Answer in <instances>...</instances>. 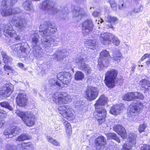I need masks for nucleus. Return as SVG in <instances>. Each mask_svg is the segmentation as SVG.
<instances>
[{
	"label": "nucleus",
	"instance_id": "nucleus-1",
	"mask_svg": "<svg viewBox=\"0 0 150 150\" xmlns=\"http://www.w3.org/2000/svg\"><path fill=\"white\" fill-rule=\"evenodd\" d=\"M39 28L44 30L33 31L31 33L30 36L32 38L31 43L32 48V53L34 57L38 59H39L43 57L44 54L39 38L41 37V41L44 47L53 46L56 41L52 37L49 36L57 30L55 24H52L49 21L45 22L41 24Z\"/></svg>",
	"mask_w": 150,
	"mask_h": 150
},
{
	"label": "nucleus",
	"instance_id": "nucleus-2",
	"mask_svg": "<svg viewBox=\"0 0 150 150\" xmlns=\"http://www.w3.org/2000/svg\"><path fill=\"white\" fill-rule=\"evenodd\" d=\"M16 23L14 26L16 29L19 32L24 31L25 28V20L23 17L18 16H14L11 21V23H8L5 27L4 34L6 37H14L17 41L21 40V36H17L16 31L14 30L13 26L12 25L13 22Z\"/></svg>",
	"mask_w": 150,
	"mask_h": 150
},
{
	"label": "nucleus",
	"instance_id": "nucleus-3",
	"mask_svg": "<svg viewBox=\"0 0 150 150\" xmlns=\"http://www.w3.org/2000/svg\"><path fill=\"white\" fill-rule=\"evenodd\" d=\"M71 74L67 72H59L57 75V78L49 80V84L53 89L60 90L67 86L71 81Z\"/></svg>",
	"mask_w": 150,
	"mask_h": 150
},
{
	"label": "nucleus",
	"instance_id": "nucleus-4",
	"mask_svg": "<svg viewBox=\"0 0 150 150\" xmlns=\"http://www.w3.org/2000/svg\"><path fill=\"white\" fill-rule=\"evenodd\" d=\"M54 3L49 0L43 1L41 4V8L42 10L48 11L50 15L60 14V17L63 20L67 19L68 18L67 14L69 11V8L67 6L61 7V11L58 10L54 6Z\"/></svg>",
	"mask_w": 150,
	"mask_h": 150
},
{
	"label": "nucleus",
	"instance_id": "nucleus-5",
	"mask_svg": "<svg viewBox=\"0 0 150 150\" xmlns=\"http://www.w3.org/2000/svg\"><path fill=\"white\" fill-rule=\"evenodd\" d=\"M108 98L102 95L94 104L96 112L94 113L99 125H101L105 121L106 116V111L102 105H104L108 102Z\"/></svg>",
	"mask_w": 150,
	"mask_h": 150
},
{
	"label": "nucleus",
	"instance_id": "nucleus-6",
	"mask_svg": "<svg viewBox=\"0 0 150 150\" xmlns=\"http://www.w3.org/2000/svg\"><path fill=\"white\" fill-rule=\"evenodd\" d=\"M18 0H2L1 6L2 8L0 11L3 16H9L21 12V9L18 7L12 8L10 7L16 3Z\"/></svg>",
	"mask_w": 150,
	"mask_h": 150
},
{
	"label": "nucleus",
	"instance_id": "nucleus-7",
	"mask_svg": "<svg viewBox=\"0 0 150 150\" xmlns=\"http://www.w3.org/2000/svg\"><path fill=\"white\" fill-rule=\"evenodd\" d=\"M118 73V71L114 69L107 71L105 74L104 82L107 87L113 88L115 86Z\"/></svg>",
	"mask_w": 150,
	"mask_h": 150
},
{
	"label": "nucleus",
	"instance_id": "nucleus-8",
	"mask_svg": "<svg viewBox=\"0 0 150 150\" xmlns=\"http://www.w3.org/2000/svg\"><path fill=\"white\" fill-rule=\"evenodd\" d=\"M24 44L23 43L16 44L10 46L14 55L20 58L26 57L28 56L29 51L24 46L23 44Z\"/></svg>",
	"mask_w": 150,
	"mask_h": 150
},
{
	"label": "nucleus",
	"instance_id": "nucleus-9",
	"mask_svg": "<svg viewBox=\"0 0 150 150\" xmlns=\"http://www.w3.org/2000/svg\"><path fill=\"white\" fill-rule=\"evenodd\" d=\"M16 113L22 119L24 123L27 126L31 127L35 122V116L30 111L23 112L19 110H17Z\"/></svg>",
	"mask_w": 150,
	"mask_h": 150
},
{
	"label": "nucleus",
	"instance_id": "nucleus-10",
	"mask_svg": "<svg viewBox=\"0 0 150 150\" xmlns=\"http://www.w3.org/2000/svg\"><path fill=\"white\" fill-rule=\"evenodd\" d=\"M52 100L57 105H62L69 103L71 101V99L67 93L59 92L54 94Z\"/></svg>",
	"mask_w": 150,
	"mask_h": 150
},
{
	"label": "nucleus",
	"instance_id": "nucleus-11",
	"mask_svg": "<svg viewBox=\"0 0 150 150\" xmlns=\"http://www.w3.org/2000/svg\"><path fill=\"white\" fill-rule=\"evenodd\" d=\"M143 104L139 101L134 100L133 104H131L128 107L127 114L129 116L135 115L141 110Z\"/></svg>",
	"mask_w": 150,
	"mask_h": 150
},
{
	"label": "nucleus",
	"instance_id": "nucleus-12",
	"mask_svg": "<svg viewBox=\"0 0 150 150\" xmlns=\"http://www.w3.org/2000/svg\"><path fill=\"white\" fill-rule=\"evenodd\" d=\"M143 104L139 101L134 100L133 104H131L128 107L127 114L129 116L135 115L141 110Z\"/></svg>",
	"mask_w": 150,
	"mask_h": 150
},
{
	"label": "nucleus",
	"instance_id": "nucleus-13",
	"mask_svg": "<svg viewBox=\"0 0 150 150\" xmlns=\"http://www.w3.org/2000/svg\"><path fill=\"white\" fill-rule=\"evenodd\" d=\"M100 56L98 59V64L101 66L102 65L104 67H107L111 58L109 52L106 50H104L100 53Z\"/></svg>",
	"mask_w": 150,
	"mask_h": 150
},
{
	"label": "nucleus",
	"instance_id": "nucleus-14",
	"mask_svg": "<svg viewBox=\"0 0 150 150\" xmlns=\"http://www.w3.org/2000/svg\"><path fill=\"white\" fill-rule=\"evenodd\" d=\"M98 95V92L95 87H88L85 91V98L88 100L91 101L95 100Z\"/></svg>",
	"mask_w": 150,
	"mask_h": 150
},
{
	"label": "nucleus",
	"instance_id": "nucleus-15",
	"mask_svg": "<svg viewBox=\"0 0 150 150\" xmlns=\"http://www.w3.org/2000/svg\"><path fill=\"white\" fill-rule=\"evenodd\" d=\"M76 62L78 66L79 69L85 71L87 74H90L91 72V68L88 64L85 63L84 59L80 57L76 59Z\"/></svg>",
	"mask_w": 150,
	"mask_h": 150
},
{
	"label": "nucleus",
	"instance_id": "nucleus-16",
	"mask_svg": "<svg viewBox=\"0 0 150 150\" xmlns=\"http://www.w3.org/2000/svg\"><path fill=\"white\" fill-rule=\"evenodd\" d=\"M82 33L83 35H88L93 28V24L92 20L88 19L82 24Z\"/></svg>",
	"mask_w": 150,
	"mask_h": 150
},
{
	"label": "nucleus",
	"instance_id": "nucleus-17",
	"mask_svg": "<svg viewBox=\"0 0 150 150\" xmlns=\"http://www.w3.org/2000/svg\"><path fill=\"white\" fill-rule=\"evenodd\" d=\"M71 8L73 18L77 21L80 20L82 17L85 15V13L83 9L80 7L73 5L71 6Z\"/></svg>",
	"mask_w": 150,
	"mask_h": 150
},
{
	"label": "nucleus",
	"instance_id": "nucleus-18",
	"mask_svg": "<svg viewBox=\"0 0 150 150\" xmlns=\"http://www.w3.org/2000/svg\"><path fill=\"white\" fill-rule=\"evenodd\" d=\"M13 91V86L8 83L4 84L0 88V93L4 97L9 96Z\"/></svg>",
	"mask_w": 150,
	"mask_h": 150
},
{
	"label": "nucleus",
	"instance_id": "nucleus-19",
	"mask_svg": "<svg viewBox=\"0 0 150 150\" xmlns=\"http://www.w3.org/2000/svg\"><path fill=\"white\" fill-rule=\"evenodd\" d=\"M20 131L21 129L19 127L14 126L5 130L4 134L6 136V138H11L18 134Z\"/></svg>",
	"mask_w": 150,
	"mask_h": 150
},
{
	"label": "nucleus",
	"instance_id": "nucleus-20",
	"mask_svg": "<svg viewBox=\"0 0 150 150\" xmlns=\"http://www.w3.org/2000/svg\"><path fill=\"white\" fill-rule=\"evenodd\" d=\"M68 54V53L65 49L59 48L53 55V57L54 60H57V61H60L61 59H63Z\"/></svg>",
	"mask_w": 150,
	"mask_h": 150
},
{
	"label": "nucleus",
	"instance_id": "nucleus-21",
	"mask_svg": "<svg viewBox=\"0 0 150 150\" xmlns=\"http://www.w3.org/2000/svg\"><path fill=\"white\" fill-rule=\"evenodd\" d=\"M139 87L142 91H144V94L150 92V82L146 79H142L139 81Z\"/></svg>",
	"mask_w": 150,
	"mask_h": 150
},
{
	"label": "nucleus",
	"instance_id": "nucleus-22",
	"mask_svg": "<svg viewBox=\"0 0 150 150\" xmlns=\"http://www.w3.org/2000/svg\"><path fill=\"white\" fill-rule=\"evenodd\" d=\"M100 40L103 45H108L111 42L112 35L108 33H101Z\"/></svg>",
	"mask_w": 150,
	"mask_h": 150
},
{
	"label": "nucleus",
	"instance_id": "nucleus-23",
	"mask_svg": "<svg viewBox=\"0 0 150 150\" xmlns=\"http://www.w3.org/2000/svg\"><path fill=\"white\" fill-rule=\"evenodd\" d=\"M113 130L119 134L123 139L127 138V135L126 132L125 128L122 125H115L112 127Z\"/></svg>",
	"mask_w": 150,
	"mask_h": 150
},
{
	"label": "nucleus",
	"instance_id": "nucleus-24",
	"mask_svg": "<svg viewBox=\"0 0 150 150\" xmlns=\"http://www.w3.org/2000/svg\"><path fill=\"white\" fill-rule=\"evenodd\" d=\"M106 140L103 136H99L95 140L97 149L102 150L106 144Z\"/></svg>",
	"mask_w": 150,
	"mask_h": 150
},
{
	"label": "nucleus",
	"instance_id": "nucleus-25",
	"mask_svg": "<svg viewBox=\"0 0 150 150\" xmlns=\"http://www.w3.org/2000/svg\"><path fill=\"white\" fill-rule=\"evenodd\" d=\"M17 104L21 106H25L26 105L27 99L24 93H20L16 98Z\"/></svg>",
	"mask_w": 150,
	"mask_h": 150
},
{
	"label": "nucleus",
	"instance_id": "nucleus-26",
	"mask_svg": "<svg viewBox=\"0 0 150 150\" xmlns=\"http://www.w3.org/2000/svg\"><path fill=\"white\" fill-rule=\"evenodd\" d=\"M22 6L24 9L30 12L33 13L34 11V8L30 0H26L22 4Z\"/></svg>",
	"mask_w": 150,
	"mask_h": 150
},
{
	"label": "nucleus",
	"instance_id": "nucleus-27",
	"mask_svg": "<svg viewBox=\"0 0 150 150\" xmlns=\"http://www.w3.org/2000/svg\"><path fill=\"white\" fill-rule=\"evenodd\" d=\"M122 107L120 105H114L111 107L110 110V113L114 115H117L120 112L121 109H122Z\"/></svg>",
	"mask_w": 150,
	"mask_h": 150
},
{
	"label": "nucleus",
	"instance_id": "nucleus-28",
	"mask_svg": "<svg viewBox=\"0 0 150 150\" xmlns=\"http://www.w3.org/2000/svg\"><path fill=\"white\" fill-rule=\"evenodd\" d=\"M86 47L94 50L96 46V41L93 39H88L84 43Z\"/></svg>",
	"mask_w": 150,
	"mask_h": 150
},
{
	"label": "nucleus",
	"instance_id": "nucleus-29",
	"mask_svg": "<svg viewBox=\"0 0 150 150\" xmlns=\"http://www.w3.org/2000/svg\"><path fill=\"white\" fill-rule=\"evenodd\" d=\"M72 112V109L69 107V108L64 112L65 113H64L62 116L68 120H72L74 118L75 116Z\"/></svg>",
	"mask_w": 150,
	"mask_h": 150
},
{
	"label": "nucleus",
	"instance_id": "nucleus-30",
	"mask_svg": "<svg viewBox=\"0 0 150 150\" xmlns=\"http://www.w3.org/2000/svg\"><path fill=\"white\" fill-rule=\"evenodd\" d=\"M48 68L47 65L46 63H43L37 67V69L40 71L41 74L43 75L46 73V70Z\"/></svg>",
	"mask_w": 150,
	"mask_h": 150
},
{
	"label": "nucleus",
	"instance_id": "nucleus-31",
	"mask_svg": "<svg viewBox=\"0 0 150 150\" xmlns=\"http://www.w3.org/2000/svg\"><path fill=\"white\" fill-rule=\"evenodd\" d=\"M123 100L126 101H130L135 100L134 92H129L125 94L123 98Z\"/></svg>",
	"mask_w": 150,
	"mask_h": 150
},
{
	"label": "nucleus",
	"instance_id": "nucleus-32",
	"mask_svg": "<svg viewBox=\"0 0 150 150\" xmlns=\"http://www.w3.org/2000/svg\"><path fill=\"white\" fill-rule=\"evenodd\" d=\"M84 77V74L81 71H77L74 74L75 79L76 81L82 80Z\"/></svg>",
	"mask_w": 150,
	"mask_h": 150
},
{
	"label": "nucleus",
	"instance_id": "nucleus-33",
	"mask_svg": "<svg viewBox=\"0 0 150 150\" xmlns=\"http://www.w3.org/2000/svg\"><path fill=\"white\" fill-rule=\"evenodd\" d=\"M1 54L4 63H10L12 61V58L7 55L6 53L4 52L3 51L1 52Z\"/></svg>",
	"mask_w": 150,
	"mask_h": 150
},
{
	"label": "nucleus",
	"instance_id": "nucleus-34",
	"mask_svg": "<svg viewBox=\"0 0 150 150\" xmlns=\"http://www.w3.org/2000/svg\"><path fill=\"white\" fill-rule=\"evenodd\" d=\"M47 139L49 142L55 146H60V143L58 141L53 139L52 137L50 136H47Z\"/></svg>",
	"mask_w": 150,
	"mask_h": 150
},
{
	"label": "nucleus",
	"instance_id": "nucleus-35",
	"mask_svg": "<svg viewBox=\"0 0 150 150\" xmlns=\"http://www.w3.org/2000/svg\"><path fill=\"white\" fill-rule=\"evenodd\" d=\"M122 56V55L120 52L119 50H116L114 52L113 54V57H112L113 60L115 61L119 62L120 61V58Z\"/></svg>",
	"mask_w": 150,
	"mask_h": 150
},
{
	"label": "nucleus",
	"instance_id": "nucleus-36",
	"mask_svg": "<svg viewBox=\"0 0 150 150\" xmlns=\"http://www.w3.org/2000/svg\"><path fill=\"white\" fill-rule=\"evenodd\" d=\"M107 138L108 139H113L115 140L118 143H120V141L119 138L117 137V135L115 133H109L107 135Z\"/></svg>",
	"mask_w": 150,
	"mask_h": 150
},
{
	"label": "nucleus",
	"instance_id": "nucleus-37",
	"mask_svg": "<svg viewBox=\"0 0 150 150\" xmlns=\"http://www.w3.org/2000/svg\"><path fill=\"white\" fill-rule=\"evenodd\" d=\"M129 141L130 144L132 146L134 145L136 143V135L133 134H131L129 135Z\"/></svg>",
	"mask_w": 150,
	"mask_h": 150
},
{
	"label": "nucleus",
	"instance_id": "nucleus-38",
	"mask_svg": "<svg viewBox=\"0 0 150 150\" xmlns=\"http://www.w3.org/2000/svg\"><path fill=\"white\" fill-rule=\"evenodd\" d=\"M106 21L111 24H115L117 22L118 19L116 17L111 16L110 15H108L106 19Z\"/></svg>",
	"mask_w": 150,
	"mask_h": 150
},
{
	"label": "nucleus",
	"instance_id": "nucleus-39",
	"mask_svg": "<svg viewBox=\"0 0 150 150\" xmlns=\"http://www.w3.org/2000/svg\"><path fill=\"white\" fill-rule=\"evenodd\" d=\"M69 105H63L59 106L58 108V110L60 111L59 113L62 116V115L65 113L64 112L69 108Z\"/></svg>",
	"mask_w": 150,
	"mask_h": 150
},
{
	"label": "nucleus",
	"instance_id": "nucleus-40",
	"mask_svg": "<svg viewBox=\"0 0 150 150\" xmlns=\"http://www.w3.org/2000/svg\"><path fill=\"white\" fill-rule=\"evenodd\" d=\"M62 122L65 127L67 132L70 133L71 132V129L70 124L68 121L64 120H63Z\"/></svg>",
	"mask_w": 150,
	"mask_h": 150
},
{
	"label": "nucleus",
	"instance_id": "nucleus-41",
	"mask_svg": "<svg viewBox=\"0 0 150 150\" xmlns=\"http://www.w3.org/2000/svg\"><path fill=\"white\" fill-rule=\"evenodd\" d=\"M0 105L3 107L5 108L8 110L10 111H12L13 110V108L11 107L9 103L6 101H4L0 103Z\"/></svg>",
	"mask_w": 150,
	"mask_h": 150
},
{
	"label": "nucleus",
	"instance_id": "nucleus-42",
	"mask_svg": "<svg viewBox=\"0 0 150 150\" xmlns=\"http://www.w3.org/2000/svg\"><path fill=\"white\" fill-rule=\"evenodd\" d=\"M19 146H21L22 149H28L29 148L32 147L33 145L30 143L24 142L18 145Z\"/></svg>",
	"mask_w": 150,
	"mask_h": 150
},
{
	"label": "nucleus",
	"instance_id": "nucleus-43",
	"mask_svg": "<svg viewBox=\"0 0 150 150\" xmlns=\"http://www.w3.org/2000/svg\"><path fill=\"white\" fill-rule=\"evenodd\" d=\"M143 7L140 5L137 7H135L131 12V15H132L134 13H139L141 12L143 10Z\"/></svg>",
	"mask_w": 150,
	"mask_h": 150
},
{
	"label": "nucleus",
	"instance_id": "nucleus-44",
	"mask_svg": "<svg viewBox=\"0 0 150 150\" xmlns=\"http://www.w3.org/2000/svg\"><path fill=\"white\" fill-rule=\"evenodd\" d=\"M134 95L135 99H139L143 100L144 98V95L141 93L139 92H134Z\"/></svg>",
	"mask_w": 150,
	"mask_h": 150
},
{
	"label": "nucleus",
	"instance_id": "nucleus-45",
	"mask_svg": "<svg viewBox=\"0 0 150 150\" xmlns=\"http://www.w3.org/2000/svg\"><path fill=\"white\" fill-rule=\"evenodd\" d=\"M27 135L25 134H23L21 136L18 137L16 138V140L18 141H22L25 140H27L29 139Z\"/></svg>",
	"mask_w": 150,
	"mask_h": 150
},
{
	"label": "nucleus",
	"instance_id": "nucleus-46",
	"mask_svg": "<svg viewBox=\"0 0 150 150\" xmlns=\"http://www.w3.org/2000/svg\"><path fill=\"white\" fill-rule=\"evenodd\" d=\"M113 40V43L114 45L118 46L120 44V42L119 39L114 35H112L111 40Z\"/></svg>",
	"mask_w": 150,
	"mask_h": 150
},
{
	"label": "nucleus",
	"instance_id": "nucleus-47",
	"mask_svg": "<svg viewBox=\"0 0 150 150\" xmlns=\"http://www.w3.org/2000/svg\"><path fill=\"white\" fill-rule=\"evenodd\" d=\"M147 127V125L146 124L144 123L143 124L140 125L139 128V133H141L144 132L145 129Z\"/></svg>",
	"mask_w": 150,
	"mask_h": 150
},
{
	"label": "nucleus",
	"instance_id": "nucleus-48",
	"mask_svg": "<svg viewBox=\"0 0 150 150\" xmlns=\"http://www.w3.org/2000/svg\"><path fill=\"white\" fill-rule=\"evenodd\" d=\"M81 101H77L75 104V108L78 110H80L83 108V105L81 104Z\"/></svg>",
	"mask_w": 150,
	"mask_h": 150
},
{
	"label": "nucleus",
	"instance_id": "nucleus-49",
	"mask_svg": "<svg viewBox=\"0 0 150 150\" xmlns=\"http://www.w3.org/2000/svg\"><path fill=\"white\" fill-rule=\"evenodd\" d=\"M122 150H132V145L125 144L123 145Z\"/></svg>",
	"mask_w": 150,
	"mask_h": 150
},
{
	"label": "nucleus",
	"instance_id": "nucleus-50",
	"mask_svg": "<svg viewBox=\"0 0 150 150\" xmlns=\"http://www.w3.org/2000/svg\"><path fill=\"white\" fill-rule=\"evenodd\" d=\"M5 150H16V147L14 145L8 144L6 145Z\"/></svg>",
	"mask_w": 150,
	"mask_h": 150
},
{
	"label": "nucleus",
	"instance_id": "nucleus-51",
	"mask_svg": "<svg viewBox=\"0 0 150 150\" xmlns=\"http://www.w3.org/2000/svg\"><path fill=\"white\" fill-rule=\"evenodd\" d=\"M140 150H150V145L143 144L141 146Z\"/></svg>",
	"mask_w": 150,
	"mask_h": 150
},
{
	"label": "nucleus",
	"instance_id": "nucleus-52",
	"mask_svg": "<svg viewBox=\"0 0 150 150\" xmlns=\"http://www.w3.org/2000/svg\"><path fill=\"white\" fill-rule=\"evenodd\" d=\"M123 0H120L118 4L119 8L120 9L123 10L125 8V5H124Z\"/></svg>",
	"mask_w": 150,
	"mask_h": 150
},
{
	"label": "nucleus",
	"instance_id": "nucleus-53",
	"mask_svg": "<svg viewBox=\"0 0 150 150\" xmlns=\"http://www.w3.org/2000/svg\"><path fill=\"white\" fill-rule=\"evenodd\" d=\"M150 57V54H145L144 56L142 57L141 60L139 61V64H140V62H141L143 61L144 59H145L147 57Z\"/></svg>",
	"mask_w": 150,
	"mask_h": 150
},
{
	"label": "nucleus",
	"instance_id": "nucleus-54",
	"mask_svg": "<svg viewBox=\"0 0 150 150\" xmlns=\"http://www.w3.org/2000/svg\"><path fill=\"white\" fill-rule=\"evenodd\" d=\"M100 12L99 11H95L92 13V15L94 17H98L100 16Z\"/></svg>",
	"mask_w": 150,
	"mask_h": 150
},
{
	"label": "nucleus",
	"instance_id": "nucleus-55",
	"mask_svg": "<svg viewBox=\"0 0 150 150\" xmlns=\"http://www.w3.org/2000/svg\"><path fill=\"white\" fill-rule=\"evenodd\" d=\"M4 67V70L6 71H11L12 70L11 67L7 65H5Z\"/></svg>",
	"mask_w": 150,
	"mask_h": 150
},
{
	"label": "nucleus",
	"instance_id": "nucleus-56",
	"mask_svg": "<svg viewBox=\"0 0 150 150\" xmlns=\"http://www.w3.org/2000/svg\"><path fill=\"white\" fill-rule=\"evenodd\" d=\"M109 1L111 8H114L116 7V4L114 0H110Z\"/></svg>",
	"mask_w": 150,
	"mask_h": 150
},
{
	"label": "nucleus",
	"instance_id": "nucleus-57",
	"mask_svg": "<svg viewBox=\"0 0 150 150\" xmlns=\"http://www.w3.org/2000/svg\"><path fill=\"white\" fill-rule=\"evenodd\" d=\"M7 25H1L0 24V36H1V32L3 31L4 33V31L5 30V26Z\"/></svg>",
	"mask_w": 150,
	"mask_h": 150
},
{
	"label": "nucleus",
	"instance_id": "nucleus-58",
	"mask_svg": "<svg viewBox=\"0 0 150 150\" xmlns=\"http://www.w3.org/2000/svg\"><path fill=\"white\" fill-rule=\"evenodd\" d=\"M5 123V120L3 118H0V127H1L4 125V124Z\"/></svg>",
	"mask_w": 150,
	"mask_h": 150
},
{
	"label": "nucleus",
	"instance_id": "nucleus-59",
	"mask_svg": "<svg viewBox=\"0 0 150 150\" xmlns=\"http://www.w3.org/2000/svg\"><path fill=\"white\" fill-rule=\"evenodd\" d=\"M76 3L79 4L83 3L85 2V0H74Z\"/></svg>",
	"mask_w": 150,
	"mask_h": 150
},
{
	"label": "nucleus",
	"instance_id": "nucleus-60",
	"mask_svg": "<svg viewBox=\"0 0 150 150\" xmlns=\"http://www.w3.org/2000/svg\"><path fill=\"white\" fill-rule=\"evenodd\" d=\"M18 67H19L20 68H21V69H23L24 68V66L23 64L21 63H19L18 64Z\"/></svg>",
	"mask_w": 150,
	"mask_h": 150
},
{
	"label": "nucleus",
	"instance_id": "nucleus-61",
	"mask_svg": "<svg viewBox=\"0 0 150 150\" xmlns=\"http://www.w3.org/2000/svg\"><path fill=\"white\" fill-rule=\"evenodd\" d=\"M103 21L101 19H100V20H98V21H97V20L96 21V22L98 24L101 23L103 22Z\"/></svg>",
	"mask_w": 150,
	"mask_h": 150
},
{
	"label": "nucleus",
	"instance_id": "nucleus-62",
	"mask_svg": "<svg viewBox=\"0 0 150 150\" xmlns=\"http://www.w3.org/2000/svg\"><path fill=\"white\" fill-rule=\"evenodd\" d=\"M59 127V125H55L54 127V130L56 132L58 130V128Z\"/></svg>",
	"mask_w": 150,
	"mask_h": 150
},
{
	"label": "nucleus",
	"instance_id": "nucleus-63",
	"mask_svg": "<svg viewBox=\"0 0 150 150\" xmlns=\"http://www.w3.org/2000/svg\"><path fill=\"white\" fill-rule=\"evenodd\" d=\"M66 64H65V63L63 64V65L62 67H63L64 69H68V68L67 67H66Z\"/></svg>",
	"mask_w": 150,
	"mask_h": 150
},
{
	"label": "nucleus",
	"instance_id": "nucleus-64",
	"mask_svg": "<svg viewBox=\"0 0 150 150\" xmlns=\"http://www.w3.org/2000/svg\"><path fill=\"white\" fill-rule=\"evenodd\" d=\"M146 64L148 66H149L150 64V60H148L146 61Z\"/></svg>",
	"mask_w": 150,
	"mask_h": 150
}]
</instances>
